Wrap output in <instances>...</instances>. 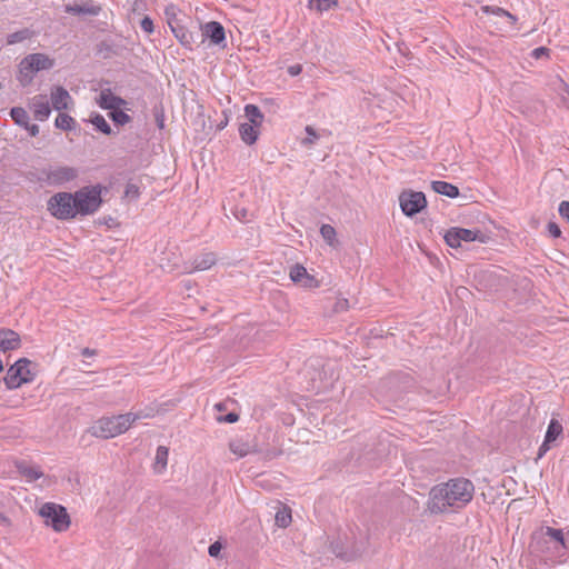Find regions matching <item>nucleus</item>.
I'll return each instance as SVG.
<instances>
[{
  "label": "nucleus",
  "instance_id": "nucleus-25",
  "mask_svg": "<svg viewBox=\"0 0 569 569\" xmlns=\"http://www.w3.org/2000/svg\"><path fill=\"white\" fill-rule=\"evenodd\" d=\"M562 425L558 420L551 419L545 436L547 443L553 442L562 433Z\"/></svg>",
  "mask_w": 569,
  "mask_h": 569
},
{
  "label": "nucleus",
  "instance_id": "nucleus-40",
  "mask_svg": "<svg viewBox=\"0 0 569 569\" xmlns=\"http://www.w3.org/2000/svg\"><path fill=\"white\" fill-rule=\"evenodd\" d=\"M140 28L146 32V33H152L153 30H154V27H153V21L151 20L150 17L146 16L142 18V20L140 21Z\"/></svg>",
  "mask_w": 569,
  "mask_h": 569
},
{
  "label": "nucleus",
  "instance_id": "nucleus-36",
  "mask_svg": "<svg viewBox=\"0 0 569 569\" xmlns=\"http://www.w3.org/2000/svg\"><path fill=\"white\" fill-rule=\"evenodd\" d=\"M276 523L281 528H286L291 522V512L289 509L283 508L276 513Z\"/></svg>",
  "mask_w": 569,
  "mask_h": 569
},
{
  "label": "nucleus",
  "instance_id": "nucleus-18",
  "mask_svg": "<svg viewBox=\"0 0 569 569\" xmlns=\"http://www.w3.org/2000/svg\"><path fill=\"white\" fill-rule=\"evenodd\" d=\"M32 110L38 121H44L51 113V108L46 96L39 94L32 98Z\"/></svg>",
  "mask_w": 569,
  "mask_h": 569
},
{
  "label": "nucleus",
  "instance_id": "nucleus-39",
  "mask_svg": "<svg viewBox=\"0 0 569 569\" xmlns=\"http://www.w3.org/2000/svg\"><path fill=\"white\" fill-rule=\"evenodd\" d=\"M547 539L543 536L533 537V542L531 543V548L533 552H543L545 546L547 545Z\"/></svg>",
  "mask_w": 569,
  "mask_h": 569
},
{
  "label": "nucleus",
  "instance_id": "nucleus-24",
  "mask_svg": "<svg viewBox=\"0 0 569 569\" xmlns=\"http://www.w3.org/2000/svg\"><path fill=\"white\" fill-rule=\"evenodd\" d=\"M54 124L58 129L71 131L76 129L77 122L71 116L60 111V113L56 118Z\"/></svg>",
  "mask_w": 569,
  "mask_h": 569
},
{
  "label": "nucleus",
  "instance_id": "nucleus-16",
  "mask_svg": "<svg viewBox=\"0 0 569 569\" xmlns=\"http://www.w3.org/2000/svg\"><path fill=\"white\" fill-rule=\"evenodd\" d=\"M97 103L101 109L109 110L110 112L127 104V101L121 97L113 94L110 89H102Z\"/></svg>",
  "mask_w": 569,
  "mask_h": 569
},
{
  "label": "nucleus",
  "instance_id": "nucleus-43",
  "mask_svg": "<svg viewBox=\"0 0 569 569\" xmlns=\"http://www.w3.org/2000/svg\"><path fill=\"white\" fill-rule=\"evenodd\" d=\"M547 230H548L549 234L553 238H559L561 236V230H560L559 226L553 221H550L547 224Z\"/></svg>",
  "mask_w": 569,
  "mask_h": 569
},
{
  "label": "nucleus",
  "instance_id": "nucleus-3",
  "mask_svg": "<svg viewBox=\"0 0 569 569\" xmlns=\"http://www.w3.org/2000/svg\"><path fill=\"white\" fill-rule=\"evenodd\" d=\"M53 64L54 61L44 53H30L19 63L18 80L23 87L29 86L37 72L49 70Z\"/></svg>",
  "mask_w": 569,
  "mask_h": 569
},
{
  "label": "nucleus",
  "instance_id": "nucleus-8",
  "mask_svg": "<svg viewBox=\"0 0 569 569\" xmlns=\"http://www.w3.org/2000/svg\"><path fill=\"white\" fill-rule=\"evenodd\" d=\"M73 196L77 212L83 216L94 213L102 202L101 191L97 187L82 188L76 191Z\"/></svg>",
  "mask_w": 569,
  "mask_h": 569
},
{
  "label": "nucleus",
  "instance_id": "nucleus-29",
  "mask_svg": "<svg viewBox=\"0 0 569 569\" xmlns=\"http://www.w3.org/2000/svg\"><path fill=\"white\" fill-rule=\"evenodd\" d=\"M229 449L237 457L242 458L251 452V447L242 440H234L229 443Z\"/></svg>",
  "mask_w": 569,
  "mask_h": 569
},
{
  "label": "nucleus",
  "instance_id": "nucleus-50",
  "mask_svg": "<svg viewBox=\"0 0 569 569\" xmlns=\"http://www.w3.org/2000/svg\"><path fill=\"white\" fill-rule=\"evenodd\" d=\"M97 353H98V352H97V350H96V349H91V348H88V347H86V348H83V349L81 350V355H82L83 357H93V356H96Z\"/></svg>",
  "mask_w": 569,
  "mask_h": 569
},
{
  "label": "nucleus",
  "instance_id": "nucleus-32",
  "mask_svg": "<svg viewBox=\"0 0 569 569\" xmlns=\"http://www.w3.org/2000/svg\"><path fill=\"white\" fill-rule=\"evenodd\" d=\"M108 116L117 126H124L131 121V117L120 108L110 111Z\"/></svg>",
  "mask_w": 569,
  "mask_h": 569
},
{
  "label": "nucleus",
  "instance_id": "nucleus-41",
  "mask_svg": "<svg viewBox=\"0 0 569 569\" xmlns=\"http://www.w3.org/2000/svg\"><path fill=\"white\" fill-rule=\"evenodd\" d=\"M124 194L128 198H138L140 194L139 187L133 183H128L126 186Z\"/></svg>",
  "mask_w": 569,
  "mask_h": 569
},
{
  "label": "nucleus",
  "instance_id": "nucleus-19",
  "mask_svg": "<svg viewBox=\"0 0 569 569\" xmlns=\"http://www.w3.org/2000/svg\"><path fill=\"white\" fill-rule=\"evenodd\" d=\"M216 262L217 257L213 252H203L193 259L192 269L189 272L208 270Z\"/></svg>",
  "mask_w": 569,
  "mask_h": 569
},
{
  "label": "nucleus",
  "instance_id": "nucleus-10",
  "mask_svg": "<svg viewBox=\"0 0 569 569\" xmlns=\"http://www.w3.org/2000/svg\"><path fill=\"white\" fill-rule=\"evenodd\" d=\"M475 240H480L481 242L485 241L483 236L479 230L453 227L445 234V241L451 248H459L461 247V242H471Z\"/></svg>",
  "mask_w": 569,
  "mask_h": 569
},
{
  "label": "nucleus",
  "instance_id": "nucleus-49",
  "mask_svg": "<svg viewBox=\"0 0 569 569\" xmlns=\"http://www.w3.org/2000/svg\"><path fill=\"white\" fill-rule=\"evenodd\" d=\"M549 449H550V443H547V440L545 439L542 445L539 448L538 458H542Z\"/></svg>",
  "mask_w": 569,
  "mask_h": 569
},
{
  "label": "nucleus",
  "instance_id": "nucleus-44",
  "mask_svg": "<svg viewBox=\"0 0 569 569\" xmlns=\"http://www.w3.org/2000/svg\"><path fill=\"white\" fill-rule=\"evenodd\" d=\"M221 549L222 545L219 541H216L209 546L208 553L210 557L218 558Z\"/></svg>",
  "mask_w": 569,
  "mask_h": 569
},
{
  "label": "nucleus",
  "instance_id": "nucleus-46",
  "mask_svg": "<svg viewBox=\"0 0 569 569\" xmlns=\"http://www.w3.org/2000/svg\"><path fill=\"white\" fill-rule=\"evenodd\" d=\"M239 420V416L236 412H229L224 417L219 418V421L228 422V423H234Z\"/></svg>",
  "mask_w": 569,
  "mask_h": 569
},
{
  "label": "nucleus",
  "instance_id": "nucleus-37",
  "mask_svg": "<svg viewBox=\"0 0 569 569\" xmlns=\"http://www.w3.org/2000/svg\"><path fill=\"white\" fill-rule=\"evenodd\" d=\"M320 233L322 238L329 243H331L336 238V230L330 224H322L320 228Z\"/></svg>",
  "mask_w": 569,
  "mask_h": 569
},
{
  "label": "nucleus",
  "instance_id": "nucleus-47",
  "mask_svg": "<svg viewBox=\"0 0 569 569\" xmlns=\"http://www.w3.org/2000/svg\"><path fill=\"white\" fill-rule=\"evenodd\" d=\"M23 129H26L31 137H37L40 131L38 124H31L30 122H28V126L23 127Z\"/></svg>",
  "mask_w": 569,
  "mask_h": 569
},
{
  "label": "nucleus",
  "instance_id": "nucleus-2",
  "mask_svg": "<svg viewBox=\"0 0 569 569\" xmlns=\"http://www.w3.org/2000/svg\"><path fill=\"white\" fill-rule=\"evenodd\" d=\"M140 413L128 412L118 416L102 417L92 427V435L109 439L124 433L133 422L143 418Z\"/></svg>",
  "mask_w": 569,
  "mask_h": 569
},
{
  "label": "nucleus",
  "instance_id": "nucleus-12",
  "mask_svg": "<svg viewBox=\"0 0 569 569\" xmlns=\"http://www.w3.org/2000/svg\"><path fill=\"white\" fill-rule=\"evenodd\" d=\"M52 108L57 111L68 110L73 106V99L62 86H53L50 91Z\"/></svg>",
  "mask_w": 569,
  "mask_h": 569
},
{
  "label": "nucleus",
  "instance_id": "nucleus-38",
  "mask_svg": "<svg viewBox=\"0 0 569 569\" xmlns=\"http://www.w3.org/2000/svg\"><path fill=\"white\" fill-rule=\"evenodd\" d=\"M305 131L307 133V137L302 140L303 146L312 144L319 138L318 133L311 126H307Z\"/></svg>",
  "mask_w": 569,
  "mask_h": 569
},
{
  "label": "nucleus",
  "instance_id": "nucleus-30",
  "mask_svg": "<svg viewBox=\"0 0 569 569\" xmlns=\"http://www.w3.org/2000/svg\"><path fill=\"white\" fill-rule=\"evenodd\" d=\"M90 121L103 134L111 136L113 133L111 127L101 114L94 113Z\"/></svg>",
  "mask_w": 569,
  "mask_h": 569
},
{
  "label": "nucleus",
  "instance_id": "nucleus-11",
  "mask_svg": "<svg viewBox=\"0 0 569 569\" xmlns=\"http://www.w3.org/2000/svg\"><path fill=\"white\" fill-rule=\"evenodd\" d=\"M289 277L292 282L306 289H316L320 286V282L312 274L308 273L307 269L300 263H296L290 268Z\"/></svg>",
  "mask_w": 569,
  "mask_h": 569
},
{
  "label": "nucleus",
  "instance_id": "nucleus-21",
  "mask_svg": "<svg viewBox=\"0 0 569 569\" xmlns=\"http://www.w3.org/2000/svg\"><path fill=\"white\" fill-rule=\"evenodd\" d=\"M431 187L435 192L447 196L449 198H457L459 196L458 187L447 181H432Z\"/></svg>",
  "mask_w": 569,
  "mask_h": 569
},
{
  "label": "nucleus",
  "instance_id": "nucleus-53",
  "mask_svg": "<svg viewBox=\"0 0 569 569\" xmlns=\"http://www.w3.org/2000/svg\"><path fill=\"white\" fill-rule=\"evenodd\" d=\"M563 86H565V92L568 93V96H569V86L567 83H565ZM567 106L569 108V102H567Z\"/></svg>",
  "mask_w": 569,
  "mask_h": 569
},
{
  "label": "nucleus",
  "instance_id": "nucleus-48",
  "mask_svg": "<svg viewBox=\"0 0 569 569\" xmlns=\"http://www.w3.org/2000/svg\"><path fill=\"white\" fill-rule=\"evenodd\" d=\"M302 71V67L300 64H293L288 68V73L292 77L300 74Z\"/></svg>",
  "mask_w": 569,
  "mask_h": 569
},
{
  "label": "nucleus",
  "instance_id": "nucleus-35",
  "mask_svg": "<svg viewBox=\"0 0 569 569\" xmlns=\"http://www.w3.org/2000/svg\"><path fill=\"white\" fill-rule=\"evenodd\" d=\"M543 535L558 542L561 546V548H566V541L561 529L546 527Z\"/></svg>",
  "mask_w": 569,
  "mask_h": 569
},
{
  "label": "nucleus",
  "instance_id": "nucleus-27",
  "mask_svg": "<svg viewBox=\"0 0 569 569\" xmlns=\"http://www.w3.org/2000/svg\"><path fill=\"white\" fill-rule=\"evenodd\" d=\"M34 32L28 28H23L19 31L12 32L7 37L8 44H14L24 40L31 39Z\"/></svg>",
  "mask_w": 569,
  "mask_h": 569
},
{
  "label": "nucleus",
  "instance_id": "nucleus-17",
  "mask_svg": "<svg viewBox=\"0 0 569 569\" xmlns=\"http://www.w3.org/2000/svg\"><path fill=\"white\" fill-rule=\"evenodd\" d=\"M21 340L19 335L11 330L2 328L0 329V352H7L20 348Z\"/></svg>",
  "mask_w": 569,
  "mask_h": 569
},
{
  "label": "nucleus",
  "instance_id": "nucleus-42",
  "mask_svg": "<svg viewBox=\"0 0 569 569\" xmlns=\"http://www.w3.org/2000/svg\"><path fill=\"white\" fill-rule=\"evenodd\" d=\"M550 50L546 47H538L532 50L531 57L535 59H540L542 57H549Z\"/></svg>",
  "mask_w": 569,
  "mask_h": 569
},
{
  "label": "nucleus",
  "instance_id": "nucleus-52",
  "mask_svg": "<svg viewBox=\"0 0 569 569\" xmlns=\"http://www.w3.org/2000/svg\"><path fill=\"white\" fill-rule=\"evenodd\" d=\"M216 409H217L218 411H222V410L224 409L223 403H221V402H220V403H217V405H216Z\"/></svg>",
  "mask_w": 569,
  "mask_h": 569
},
{
  "label": "nucleus",
  "instance_id": "nucleus-13",
  "mask_svg": "<svg viewBox=\"0 0 569 569\" xmlns=\"http://www.w3.org/2000/svg\"><path fill=\"white\" fill-rule=\"evenodd\" d=\"M169 27L180 44L191 50L194 43L193 32L182 26L179 20H173L171 18H169Z\"/></svg>",
  "mask_w": 569,
  "mask_h": 569
},
{
  "label": "nucleus",
  "instance_id": "nucleus-14",
  "mask_svg": "<svg viewBox=\"0 0 569 569\" xmlns=\"http://www.w3.org/2000/svg\"><path fill=\"white\" fill-rule=\"evenodd\" d=\"M201 36L210 39L213 44H220L226 40L224 28L218 21H210L201 26Z\"/></svg>",
  "mask_w": 569,
  "mask_h": 569
},
{
  "label": "nucleus",
  "instance_id": "nucleus-56",
  "mask_svg": "<svg viewBox=\"0 0 569 569\" xmlns=\"http://www.w3.org/2000/svg\"><path fill=\"white\" fill-rule=\"evenodd\" d=\"M3 370V363H2V360L0 359V372Z\"/></svg>",
  "mask_w": 569,
  "mask_h": 569
},
{
  "label": "nucleus",
  "instance_id": "nucleus-20",
  "mask_svg": "<svg viewBox=\"0 0 569 569\" xmlns=\"http://www.w3.org/2000/svg\"><path fill=\"white\" fill-rule=\"evenodd\" d=\"M239 134L246 144L251 146L257 141L259 131L257 127L244 122L239 126Z\"/></svg>",
  "mask_w": 569,
  "mask_h": 569
},
{
  "label": "nucleus",
  "instance_id": "nucleus-33",
  "mask_svg": "<svg viewBox=\"0 0 569 569\" xmlns=\"http://www.w3.org/2000/svg\"><path fill=\"white\" fill-rule=\"evenodd\" d=\"M169 449L164 446H159L156 451V468L160 467L159 471L166 469L168 463Z\"/></svg>",
  "mask_w": 569,
  "mask_h": 569
},
{
  "label": "nucleus",
  "instance_id": "nucleus-4",
  "mask_svg": "<svg viewBox=\"0 0 569 569\" xmlns=\"http://www.w3.org/2000/svg\"><path fill=\"white\" fill-rule=\"evenodd\" d=\"M30 181L44 182L48 186H61L78 177V170L73 167H49L28 173Z\"/></svg>",
  "mask_w": 569,
  "mask_h": 569
},
{
  "label": "nucleus",
  "instance_id": "nucleus-7",
  "mask_svg": "<svg viewBox=\"0 0 569 569\" xmlns=\"http://www.w3.org/2000/svg\"><path fill=\"white\" fill-rule=\"evenodd\" d=\"M39 515L44 519L46 525L51 526L56 531H66L70 526V517L61 505L47 502L40 508Z\"/></svg>",
  "mask_w": 569,
  "mask_h": 569
},
{
  "label": "nucleus",
  "instance_id": "nucleus-28",
  "mask_svg": "<svg viewBox=\"0 0 569 569\" xmlns=\"http://www.w3.org/2000/svg\"><path fill=\"white\" fill-rule=\"evenodd\" d=\"M11 119L14 121L16 124L19 127H26L29 122V114L22 107H13L10 110Z\"/></svg>",
  "mask_w": 569,
  "mask_h": 569
},
{
  "label": "nucleus",
  "instance_id": "nucleus-6",
  "mask_svg": "<svg viewBox=\"0 0 569 569\" xmlns=\"http://www.w3.org/2000/svg\"><path fill=\"white\" fill-rule=\"evenodd\" d=\"M31 361L27 358H20L9 367L3 378L7 389L13 390L23 383L33 381L34 375L30 371Z\"/></svg>",
  "mask_w": 569,
  "mask_h": 569
},
{
  "label": "nucleus",
  "instance_id": "nucleus-55",
  "mask_svg": "<svg viewBox=\"0 0 569 569\" xmlns=\"http://www.w3.org/2000/svg\"><path fill=\"white\" fill-rule=\"evenodd\" d=\"M158 126H159L160 128H162V127H163V120H158Z\"/></svg>",
  "mask_w": 569,
  "mask_h": 569
},
{
  "label": "nucleus",
  "instance_id": "nucleus-23",
  "mask_svg": "<svg viewBox=\"0 0 569 569\" xmlns=\"http://www.w3.org/2000/svg\"><path fill=\"white\" fill-rule=\"evenodd\" d=\"M244 114L249 120L248 123H250L257 128L261 127L264 116L261 112V110L259 109V107H257L256 104H251V103L247 104L244 107Z\"/></svg>",
  "mask_w": 569,
  "mask_h": 569
},
{
  "label": "nucleus",
  "instance_id": "nucleus-22",
  "mask_svg": "<svg viewBox=\"0 0 569 569\" xmlns=\"http://www.w3.org/2000/svg\"><path fill=\"white\" fill-rule=\"evenodd\" d=\"M19 473L29 481H34L43 476V472L37 466H30L24 461L17 462Z\"/></svg>",
  "mask_w": 569,
  "mask_h": 569
},
{
  "label": "nucleus",
  "instance_id": "nucleus-15",
  "mask_svg": "<svg viewBox=\"0 0 569 569\" xmlns=\"http://www.w3.org/2000/svg\"><path fill=\"white\" fill-rule=\"evenodd\" d=\"M64 12L73 16H90L96 17L101 12V7L92 0L82 2L81 4H67Z\"/></svg>",
  "mask_w": 569,
  "mask_h": 569
},
{
  "label": "nucleus",
  "instance_id": "nucleus-31",
  "mask_svg": "<svg viewBox=\"0 0 569 569\" xmlns=\"http://www.w3.org/2000/svg\"><path fill=\"white\" fill-rule=\"evenodd\" d=\"M230 212L240 222H249L253 217L252 212H250L246 207L240 204L232 206L230 208Z\"/></svg>",
  "mask_w": 569,
  "mask_h": 569
},
{
  "label": "nucleus",
  "instance_id": "nucleus-9",
  "mask_svg": "<svg viewBox=\"0 0 569 569\" xmlns=\"http://www.w3.org/2000/svg\"><path fill=\"white\" fill-rule=\"evenodd\" d=\"M399 202L402 212L408 217H413L427 206V199L423 192L403 191L399 196Z\"/></svg>",
  "mask_w": 569,
  "mask_h": 569
},
{
  "label": "nucleus",
  "instance_id": "nucleus-26",
  "mask_svg": "<svg viewBox=\"0 0 569 569\" xmlns=\"http://www.w3.org/2000/svg\"><path fill=\"white\" fill-rule=\"evenodd\" d=\"M481 11L483 13H488V14H495V16H499V17H506L510 20L511 23H516L517 22V17L513 16L512 13H510L509 11H507L506 9L503 8H500V7H496V6H483L481 7Z\"/></svg>",
  "mask_w": 569,
  "mask_h": 569
},
{
  "label": "nucleus",
  "instance_id": "nucleus-1",
  "mask_svg": "<svg viewBox=\"0 0 569 569\" xmlns=\"http://www.w3.org/2000/svg\"><path fill=\"white\" fill-rule=\"evenodd\" d=\"M475 486L466 478H453L431 488L428 510L431 513H445L463 509L473 498Z\"/></svg>",
  "mask_w": 569,
  "mask_h": 569
},
{
  "label": "nucleus",
  "instance_id": "nucleus-34",
  "mask_svg": "<svg viewBox=\"0 0 569 569\" xmlns=\"http://www.w3.org/2000/svg\"><path fill=\"white\" fill-rule=\"evenodd\" d=\"M338 1L333 0H309V8L319 12L327 11L337 6Z\"/></svg>",
  "mask_w": 569,
  "mask_h": 569
},
{
  "label": "nucleus",
  "instance_id": "nucleus-51",
  "mask_svg": "<svg viewBox=\"0 0 569 569\" xmlns=\"http://www.w3.org/2000/svg\"><path fill=\"white\" fill-rule=\"evenodd\" d=\"M166 16L168 17V19H169V18H171V19H173V20H178V19L176 18L174 7H168V8L166 9Z\"/></svg>",
  "mask_w": 569,
  "mask_h": 569
},
{
  "label": "nucleus",
  "instance_id": "nucleus-45",
  "mask_svg": "<svg viewBox=\"0 0 569 569\" xmlns=\"http://www.w3.org/2000/svg\"><path fill=\"white\" fill-rule=\"evenodd\" d=\"M558 210L559 214L569 222V201H561Z\"/></svg>",
  "mask_w": 569,
  "mask_h": 569
},
{
  "label": "nucleus",
  "instance_id": "nucleus-54",
  "mask_svg": "<svg viewBox=\"0 0 569 569\" xmlns=\"http://www.w3.org/2000/svg\"><path fill=\"white\" fill-rule=\"evenodd\" d=\"M0 522L8 523V519L0 515Z\"/></svg>",
  "mask_w": 569,
  "mask_h": 569
},
{
  "label": "nucleus",
  "instance_id": "nucleus-5",
  "mask_svg": "<svg viewBox=\"0 0 569 569\" xmlns=\"http://www.w3.org/2000/svg\"><path fill=\"white\" fill-rule=\"evenodd\" d=\"M74 196L69 192H58L48 201V210L59 220H69L77 216Z\"/></svg>",
  "mask_w": 569,
  "mask_h": 569
}]
</instances>
